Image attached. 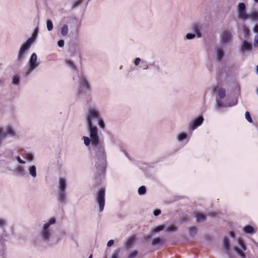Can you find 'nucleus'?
Masks as SVG:
<instances>
[{"label":"nucleus","mask_w":258,"mask_h":258,"mask_svg":"<svg viewBox=\"0 0 258 258\" xmlns=\"http://www.w3.org/2000/svg\"><path fill=\"white\" fill-rule=\"evenodd\" d=\"M229 234H230V235L232 237H235V233H234V232H233V231H230Z\"/></svg>","instance_id":"54"},{"label":"nucleus","mask_w":258,"mask_h":258,"mask_svg":"<svg viewBox=\"0 0 258 258\" xmlns=\"http://www.w3.org/2000/svg\"><path fill=\"white\" fill-rule=\"evenodd\" d=\"M91 145L95 153L96 160L95 166L97 170V174L101 175L105 173L106 167V154L104 143L102 141L99 140L91 143Z\"/></svg>","instance_id":"1"},{"label":"nucleus","mask_w":258,"mask_h":258,"mask_svg":"<svg viewBox=\"0 0 258 258\" xmlns=\"http://www.w3.org/2000/svg\"><path fill=\"white\" fill-rule=\"evenodd\" d=\"M253 46L256 47L258 46V34H257L254 37V41Z\"/></svg>","instance_id":"45"},{"label":"nucleus","mask_w":258,"mask_h":258,"mask_svg":"<svg viewBox=\"0 0 258 258\" xmlns=\"http://www.w3.org/2000/svg\"><path fill=\"white\" fill-rule=\"evenodd\" d=\"M164 228H165V226L164 225H159L154 229V232H155V233L159 232L160 231L164 230Z\"/></svg>","instance_id":"36"},{"label":"nucleus","mask_w":258,"mask_h":258,"mask_svg":"<svg viewBox=\"0 0 258 258\" xmlns=\"http://www.w3.org/2000/svg\"><path fill=\"white\" fill-rule=\"evenodd\" d=\"M16 172L17 175L20 176H24L26 174V171L23 166H18L16 169Z\"/></svg>","instance_id":"22"},{"label":"nucleus","mask_w":258,"mask_h":258,"mask_svg":"<svg viewBox=\"0 0 258 258\" xmlns=\"http://www.w3.org/2000/svg\"><path fill=\"white\" fill-rule=\"evenodd\" d=\"M144 69H146L148 68V66L147 63L145 62V64L143 65Z\"/></svg>","instance_id":"56"},{"label":"nucleus","mask_w":258,"mask_h":258,"mask_svg":"<svg viewBox=\"0 0 258 258\" xmlns=\"http://www.w3.org/2000/svg\"><path fill=\"white\" fill-rule=\"evenodd\" d=\"M29 174L33 178L36 176V168L34 165H31L29 168Z\"/></svg>","instance_id":"19"},{"label":"nucleus","mask_w":258,"mask_h":258,"mask_svg":"<svg viewBox=\"0 0 258 258\" xmlns=\"http://www.w3.org/2000/svg\"><path fill=\"white\" fill-rule=\"evenodd\" d=\"M46 27L48 31H50L53 29V23L49 19H48L46 21Z\"/></svg>","instance_id":"28"},{"label":"nucleus","mask_w":258,"mask_h":258,"mask_svg":"<svg viewBox=\"0 0 258 258\" xmlns=\"http://www.w3.org/2000/svg\"><path fill=\"white\" fill-rule=\"evenodd\" d=\"M57 45L59 47H62L64 46V42L62 39H60L57 41Z\"/></svg>","instance_id":"44"},{"label":"nucleus","mask_w":258,"mask_h":258,"mask_svg":"<svg viewBox=\"0 0 258 258\" xmlns=\"http://www.w3.org/2000/svg\"><path fill=\"white\" fill-rule=\"evenodd\" d=\"M256 71L257 74H258V65L256 67Z\"/></svg>","instance_id":"57"},{"label":"nucleus","mask_w":258,"mask_h":258,"mask_svg":"<svg viewBox=\"0 0 258 258\" xmlns=\"http://www.w3.org/2000/svg\"><path fill=\"white\" fill-rule=\"evenodd\" d=\"M97 120L98 121V124L100 127L102 129H104L105 127V123L103 120L100 117V118Z\"/></svg>","instance_id":"33"},{"label":"nucleus","mask_w":258,"mask_h":258,"mask_svg":"<svg viewBox=\"0 0 258 258\" xmlns=\"http://www.w3.org/2000/svg\"><path fill=\"white\" fill-rule=\"evenodd\" d=\"M12 81H19V76L17 75L13 76Z\"/></svg>","instance_id":"51"},{"label":"nucleus","mask_w":258,"mask_h":258,"mask_svg":"<svg viewBox=\"0 0 258 258\" xmlns=\"http://www.w3.org/2000/svg\"><path fill=\"white\" fill-rule=\"evenodd\" d=\"M160 213H161L160 210H155L153 212V214L155 216H157L159 215L160 214Z\"/></svg>","instance_id":"48"},{"label":"nucleus","mask_w":258,"mask_h":258,"mask_svg":"<svg viewBox=\"0 0 258 258\" xmlns=\"http://www.w3.org/2000/svg\"><path fill=\"white\" fill-rule=\"evenodd\" d=\"M162 243V239L160 237H156L152 239V245L153 246L159 245Z\"/></svg>","instance_id":"26"},{"label":"nucleus","mask_w":258,"mask_h":258,"mask_svg":"<svg viewBox=\"0 0 258 258\" xmlns=\"http://www.w3.org/2000/svg\"><path fill=\"white\" fill-rule=\"evenodd\" d=\"M234 250L242 258H245V253L243 251H242L239 248L235 247H234Z\"/></svg>","instance_id":"29"},{"label":"nucleus","mask_w":258,"mask_h":258,"mask_svg":"<svg viewBox=\"0 0 258 258\" xmlns=\"http://www.w3.org/2000/svg\"><path fill=\"white\" fill-rule=\"evenodd\" d=\"M202 28V25L199 23L195 22L192 24V30L198 38H201L202 36L201 32Z\"/></svg>","instance_id":"12"},{"label":"nucleus","mask_w":258,"mask_h":258,"mask_svg":"<svg viewBox=\"0 0 258 258\" xmlns=\"http://www.w3.org/2000/svg\"><path fill=\"white\" fill-rule=\"evenodd\" d=\"M204 120V118L202 116H200L196 118H195L190 124V129L191 130H194L201 124H202Z\"/></svg>","instance_id":"13"},{"label":"nucleus","mask_w":258,"mask_h":258,"mask_svg":"<svg viewBox=\"0 0 258 258\" xmlns=\"http://www.w3.org/2000/svg\"><path fill=\"white\" fill-rule=\"evenodd\" d=\"M135 242V239L133 237H131L126 241L125 246L127 249L130 248L132 247Z\"/></svg>","instance_id":"21"},{"label":"nucleus","mask_w":258,"mask_h":258,"mask_svg":"<svg viewBox=\"0 0 258 258\" xmlns=\"http://www.w3.org/2000/svg\"><path fill=\"white\" fill-rule=\"evenodd\" d=\"M243 231L246 234H253L255 232L254 228L250 225H246L243 228Z\"/></svg>","instance_id":"17"},{"label":"nucleus","mask_w":258,"mask_h":258,"mask_svg":"<svg viewBox=\"0 0 258 258\" xmlns=\"http://www.w3.org/2000/svg\"><path fill=\"white\" fill-rule=\"evenodd\" d=\"M32 42V38H29L26 42L21 45L17 55L18 61L21 62L24 59L25 55L27 53Z\"/></svg>","instance_id":"4"},{"label":"nucleus","mask_w":258,"mask_h":258,"mask_svg":"<svg viewBox=\"0 0 258 258\" xmlns=\"http://www.w3.org/2000/svg\"><path fill=\"white\" fill-rule=\"evenodd\" d=\"M256 92H257V94H258V88H257V89H256Z\"/></svg>","instance_id":"63"},{"label":"nucleus","mask_w":258,"mask_h":258,"mask_svg":"<svg viewBox=\"0 0 258 258\" xmlns=\"http://www.w3.org/2000/svg\"><path fill=\"white\" fill-rule=\"evenodd\" d=\"M67 187L66 180L63 178H60L59 180L58 200L59 203L64 204L66 203L67 197L66 189Z\"/></svg>","instance_id":"3"},{"label":"nucleus","mask_w":258,"mask_h":258,"mask_svg":"<svg viewBox=\"0 0 258 258\" xmlns=\"http://www.w3.org/2000/svg\"><path fill=\"white\" fill-rule=\"evenodd\" d=\"M81 81H87L86 79V78H82Z\"/></svg>","instance_id":"58"},{"label":"nucleus","mask_w":258,"mask_h":258,"mask_svg":"<svg viewBox=\"0 0 258 258\" xmlns=\"http://www.w3.org/2000/svg\"><path fill=\"white\" fill-rule=\"evenodd\" d=\"M218 95L220 99H222L226 96V90L224 88H219L218 90Z\"/></svg>","instance_id":"18"},{"label":"nucleus","mask_w":258,"mask_h":258,"mask_svg":"<svg viewBox=\"0 0 258 258\" xmlns=\"http://www.w3.org/2000/svg\"><path fill=\"white\" fill-rule=\"evenodd\" d=\"M26 158L29 161H32L33 160V155L31 153H27L25 155Z\"/></svg>","instance_id":"42"},{"label":"nucleus","mask_w":258,"mask_h":258,"mask_svg":"<svg viewBox=\"0 0 258 258\" xmlns=\"http://www.w3.org/2000/svg\"><path fill=\"white\" fill-rule=\"evenodd\" d=\"M206 219V217L204 214L202 213H199L197 215V220L198 221H200L202 220H204Z\"/></svg>","instance_id":"35"},{"label":"nucleus","mask_w":258,"mask_h":258,"mask_svg":"<svg viewBox=\"0 0 258 258\" xmlns=\"http://www.w3.org/2000/svg\"><path fill=\"white\" fill-rule=\"evenodd\" d=\"M90 92V88L88 82H80L78 89L79 95H83Z\"/></svg>","instance_id":"11"},{"label":"nucleus","mask_w":258,"mask_h":258,"mask_svg":"<svg viewBox=\"0 0 258 258\" xmlns=\"http://www.w3.org/2000/svg\"><path fill=\"white\" fill-rule=\"evenodd\" d=\"M248 19H250L252 20H258V12L257 11H252L249 14H248Z\"/></svg>","instance_id":"20"},{"label":"nucleus","mask_w":258,"mask_h":258,"mask_svg":"<svg viewBox=\"0 0 258 258\" xmlns=\"http://www.w3.org/2000/svg\"><path fill=\"white\" fill-rule=\"evenodd\" d=\"M6 223L4 219H0V226H4Z\"/></svg>","instance_id":"53"},{"label":"nucleus","mask_w":258,"mask_h":258,"mask_svg":"<svg viewBox=\"0 0 258 258\" xmlns=\"http://www.w3.org/2000/svg\"><path fill=\"white\" fill-rule=\"evenodd\" d=\"M243 32L245 34V37L246 38H247L249 37L250 33H249V30L247 28L244 27L243 28Z\"/></svg>","instance_id":"43"},{"label":"nucleus","mask_w":258,"mask_h":258,"mask_svg":"<svg viewBox=\"0 0 258 258\" xmlns=\"http://www.w3.org/2000/svg\"><path fill=\"white\" fill-rule=\"evenodd\" d=\"M138 254V252L137 250H134L132 251L129 254H128V258H134L136 256H137Z\"/></svg>","instance_id":"40"},{"label":"nucleus","mask_w":258,"mask_h":258,"mask_svg":"<svg viewBox=\"0 0 258 258\" xmlns=\"http://www.w3.org/2000/svg\"><path fill=\"white\" fill-rule=\"evenodd\" d=\"M34 33H37V29H35L34 32Z\"/></svg>","instance_id":"59"},{"label":"nucleus","mask_w":258,"mask_h":258,"mask_svg":"<svg viewBox=\"0 0 258 258\" xmlns=\"http://www.w3.org/2000/svg\"><path fill=\"white\" fill-rule=\"evenodd\" d=\"M189 234L191 236H194L196 234L197 229L195 227L192 226L189 228Z\"/></svg>","instance_id":"30"},{"label":"nucleus","mask_w":258,"mask_h":258,"mask_svg":"<svg viewBox=\"0 0 258 258\" xmlns=\"http://www.w3.org/2000/svg\"><path fill=\"white\" fill-rule=\"evenodd\" d=\"M37 56L35 53H33L29 60V68L27 74L33 70H34L39 64V63L37 62Z\"/></svg>","instance_id":"10"},{"label":"nucleus","mask_w":258,"mask_h":258,"mask_svg":"<svg viewBox=\"0 0 258 258\" xmlns=\"http://www.w3.org/2000/svg\"><path fill=\"white\" fill-rule=\"evenodd\" d=\"M66 62L67 66L69 67L72 70H76V67L72 60H71V59H68L66 60Z\"/></svg>","instance_id":"25"},{"label":"nucleus","mask_w":258,"mask_h":258,"mask_svg":"<svg viewBox=\"0 0 258 258\" xmlns=\"http://www.w3.org/2000/svg\"><path fill=\"white\" fill-rule=\"evenodd\" d=\"M119 254V250L117 249L114 251L113 253L112 254L110 258H118Z\"/></svg>","instance_id":"41"},{"label":"nucleus","mask_w":258,"mask_h":258,"mask_svg":"<svg viewBox=\"0 0 258 258\" xmlns=\"http://www.w3.org/2000/svg\"><path fill=\"white\" fill-rule=\"evenodd\" d=\"M83 139L84 140V144L86 146H88L90 144H91V139L90 137H83Z\"/></svg>","instance_id":"32"},{"label":"nucleus","mask_w":258,"mask_h":258,"mask_svg":"<svg viewBox=\"0 0 258 258\" xmlns=\"http://www.w3.org/2000/svg\"><path fill=\"white\" fill-rule=\"evenodd\" d=\"M105 189L101 187L98 191L96 198V201L99 206V210L102 211L105 205Z\"/></svg>","instance_id":"6"},{"label":"nucleus","mask_w":258,"mask_h":258,"mask_svg":"<svg viewBox=\"0 0 258 258\" xmlns=\"http://www.w3.org/2000/svg\"><path fill=\"white\" fill-rule=\"evenodd\" d=\"M254 2L255 3H258V0H253Z\"/></svg>","instance_id":"61"},{"label":"nucleus","mask_w":258,"mask_h":258,"mask_svg":"<svg viewBox=\"0 0 258 258\" xmlns=\"http://www.w3.org/2000/svg\"><path fill=\"white\" fill-rule=\"evenodd\" d=\"M82 4V0H77L75 1L74 3L73 8L78 7Z\"/></svg>","instance_id":"46"},{"label":"nucleus","mask_w":258,"mask_h":258,"mask_svg":"<svg viewBox=\"0 0 258 258\" xmlns=\"http://www.w3.org/2000/svg\"><path fill=\"white\" fill-rule=\"evenodd\" d=\"M217 59L220 60L224 55V51L222 48L218 47L216 49Z\"/></svg>","instance_id":"16"},{"label":"nucleus","mask_w":258,"mask_h":258,"mask_svg":"<svg viewBox=\"0 0 258 258\" xmlns=\"http://www.w3.org/2000/svg\"><path fill=\"white\" fill-rule=\"evenodd\" d=\"M238 244L240 245V246L241 247V248L243 250H246V247L245 243H244V241L243 240H238Z\"/></svg>","instance_id":"37"},{"label":"nucleus","mask_w":258,"mask_h":258,"mask_svg":"<svg viewBox=\"0 0 258 258\" xmlns=\"http://www.w3.org/2000/svg\"><path fill=\"white\" fill-rule=\"evenodd\" d=\"M253 31L254 32L258 33V25L256 24L253 27Z\"/></svg>","instance_id":"52"},{"label":"nucleus","mask_w":258,"mask_h":258,"mask_svg":"<svg viewBox=\"0 0 258 258\" xmlns=\"http://www.w3.org/2000/svg\"><path fill=\"white\" fill-rule=\"evenodd\" d=\"M252 49V44L246 40L242 41L241 50L242 51H250Z\"/></svg>","instance_id":"14"},{"label":"nucleus","mask_w":258,"mask_h":258,"mask_svg":"<svg viewBox=\"0 0 258 258\" xmlns=\"http://www.w3.org/2000/svg\"><path fill=\"white\" fill-rule=\"evenodd\" d=\"M114 243V240H112V239H111V240H109L108 241L107 244V246L108 247H110V246H111L112 245H113Z\"/></svg>","instance_id":"47"},{"label":"nucleus","mask_w":258,"mask_h":258,"mask_svg":"<svg viewBox=\"0 0 258 258\" xmlns=\"http://www.w3.org/2000/svg\"><path fill=\"white\" fill-rule=\"evenodd\" d=\"M196 35L195 33H187L186 34L185 37L188 40H191L195 38Z\"/></svg>","instance_id":"39"},{"label":"nucleus","mask_w":258,"mask_h":258,"mask_svg":"<svg viewBox=\"0 0 258 258\" xmlns=\"http://www.w3.org/2000/svg\"><path fill=\"white\" fill-rule=\"evenodd\" d=\"M141 61V59L139 57H137L134 61V63L136 66H138L140 62Z\"/></svg>","instance_id":"50"},{"label":"nucleus","mask_w":258,"mask_h":258,"mask_svg":"<svg viewBox=\"0 0 258 258\" xmlns=\"http://www.w3.org/2000/svg\"><path fill=\"white\" fill-rule=\"evenodd\" d=\"M20 82H12L15 85H18Z\"/></svg>","instance_id":"55"},{"label":"nucleus","mask_w":258,"mask_h":258,"mask_svg":"<svg viewBox=\"0 0 258 258\" xmlns=\"http://www.w3.org/2000/svg\"><path fill=\"white\" fill-rule=\"evenodd\" d=\"M17 160L18 162L19 163H20V164H25V162L24 161L22 160L21 159L20 157V156H19L17 157Z\"/></svg>","instance_id":"49"},{"label":"nucleus","mask_w":258,"mask_h":258,"mask_svg":"<svg viewBox=\"0 0 258 258\" xmlns=\"http://www.w3.org/2000/svg\"><path fill=\"white\" fill-rule=\"evenodd\" d=\"M88 258H92V254H90Z\"/></svg>","instance_id":"60"},{"label":"nucleus","mask_w":258,"mask_h":258,"mask_svg":"<svg viewBox=\"0 0 258 258\" xmlns=\"http://www.w3.org/2000/svg\"><path fill=\"white\" fill-rule=\"evenodd\" d=\"M237 103V101L235 100V102L233 103H229L228 105L226 104H224L221 100L220 99H216V107L218 108L219 107H226L227 106H232L235 105Z\"/></svg>","instance_id":"15"},{"label":"nucleus","mask_w":258,"mask_h":258,"mask_svg":"<svg viewBox=\"0 0 258 258\" xmlns=\"http://www.w3.org/2000/svg\"><path fill=\"white\" fill-rule=\"evenodd\" d=\"M232 28L222 31L220 35V41L222 44H226L231 41L232 38Z\"/></svg>","instance_id":"7"},{"label":"nucleus","mask_w":258,"mask_h":258,"mask_svg":"<svg viewBox=\"0 0 258 258\" xmlns=\"http://www.w3.org/2000/svg\"><path fill=\"white\" fill-rule=\"evenodd\" d=\"M146 192V188L145 186H141L138 188V193L140 195H144Z\"/></svg>","instance_id":"31"},{"label":"nucleus","mask_w":258,"mask_h":258,"mask_svg":"<svg viewBox=\"0 0 258 258\" xmlns=\"http://www.w3.org/2000/svg\"><path fill=\"white\" fill-rule=\"evenodd\" d=\"M245 116V118L249 122L251 123L252 122V119L251 117L250 113L248 111H246Z\"/></svg>","instance_id":"38"},{"label":"nucleus","mask_w":258,"mask_h":258,"mask_svg":"<svg viewBox=\"0 0 258 258\" xmlns=\"http://www.w3.org/2000/svg\"><path fill=\"white\" fill-rule=\"evenodd\" d=\"M61 34L62 36H67L68 33V26L67 25H64L60 30Z\"/></svg>","instance_id":"24"},{"label":"nucleus","mask_w":258,"mask_h":258,"mask_svg":"<svg viewBox=\"0 0 258 258\" xmlns=\"http://www.w3.org/2000/svg\"><path fill=\"white\" fill-rule=\"evenodd\" d=\"M177 229V228L176 226L174 225H171L169 226L166 230L168 232H174L176 231Z\"/></svg>","instance_id":"34"},{"label":"nucleus","mask_w":258,"mask_h":258,"mask_svg":"<svg viewBox=\"0 0 258 258\" xmlns=\"http://www.w3.org/2000/svg\"><path fill=\"white\" fill-rule=\"evenodd\" d=\"M223 245L225 249L226 252L229 253V248H230V243L227 237H224L223 239Z\"/></svg>","instance_id":"23"},{"label":"nucleus","mask_w":258,"mask_h":258,"mask_svg":"<svg viewBox=\"0 0 258 258\" xmlns=\"http://www.w3.org/2000/svg\"><path fill=\"white\" fill-rule=\"evenodd\" d=\"M56 220L55 218H51L47 223L43 225L42 229L40 233L41 238L44 242H48L51 236V232L49 227L51 225L55 224Z\"/></svg>","instance_id":"2"},{"label":"nucleus","mask_w":258,"mask_h":258,"mask_svg":"<svg viewBox=\"0 0 258 258\" xmlns=\"http://www.w3.org/2000/svg\"><path fill=\"white\" fill-rule=\"evenodd\" d=\"M187 134L185 133L182 132L178 134L177 136V139L179 142H181L185 140L187 138Z\"/></svg>","instance_id":"27"},{"label":"nucleus","mask_w":258,"mask_h":258,"mask_svg":"<svg viewBox=\"0 0 258 258\" xmlns=\"http://www.w3.org/2000/svg\"><path fill=\"white\" fill-rule=\"evenodd\" d=\"M99 118V112L96 107L90 106L88 108V111L86 115L87 124H93V122L95 120H97Z\"/></svg>","instance_id":"5"},{"label":"nucleus","mask_w":258,"mask_h":258,"mask_svg":"<svg viewBox=\"0 0 258 258\" xmlns=\"http://www.w3.org/2000/svg\"><path fill=\"white\" fill-rule=\"evenodd\" d=\"M237 14L240 19L245 20L248 19V14L246 11V5L244 3H240L237 6Z\"/></svg>","instance_id":"9"},{"label":"nucleus","mask_w":258,"mask_h":258,"mask_svg":"<svg viewBox=\"0 0 258 258\" xmlns=\"http://www.w3.org/2000/svg\"><path fill=\"white\" fill-rule=\"evenodd\" d=\"M88 129L89 132L90 138L91 139V143H95L99 141V137L98 135V128L96 126L93 124H87Z\"/></svg>","instance_id":"8"},{"label":"nucleus","mask_w":258,"mask_h":258,"mask_svg":"<svg viewBox=\"0 0 258 258\" xmlns=\"http://www.w3.org/2000/svg\"><path fill=\"white\" fill-rule=\"evenodd\" d=\"M212 216H215V213H213L212 214Z\"/></svg>","instance_id":"62"}]
</instances>
